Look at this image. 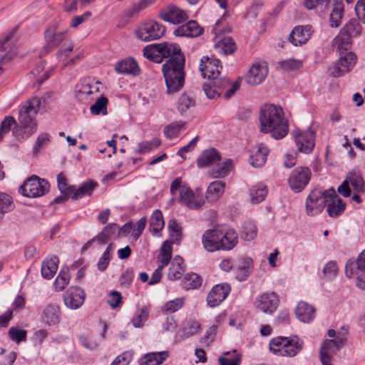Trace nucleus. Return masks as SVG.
Segmentation results:
<instances>
[{
	"instance_id": "22",
	"label": "nucleus",
	"mask_w": 365,
	"mask_h": 365,
	"mask_svg": "<svg viewBox=\"0 0 365 365\" xmlns=\"http://www.w3.org/2000/svg\"><path fill=\"white\" fill-rule=\"evenodd\" d=\"M312 27L309 25L295 27L289 35V41L294 46L305 43L313 33Z\"/></svg>"
},
{
	"instance_id": "3",
	"label": "nucleus",
	"mask_w": 365,
	"mask_h": 365,
	"mask_svg": "<svg viewBox=\"0 0 365 365\" xmlns=\"http://www.w3.org/2000/svg\"><path fill=\"white\" fill-rule=\"evenodd\" d=\"M260 130L264 133H270L274 139L285 137L289 131L287 120L280 106L267 104L262 106L259 112Z\"/></svg>"
},
{
	"instance_id": "37",
	"label": "nucleus",
	"mask_w": 365,
	"mask_h": 365,
	"mask_svg": "<svg viewBox=\"0 0 365 365\" xmlns=\"http://www.w3.org/2000/svg\"><path fill=\"white\" fill-rule=\"evenodd\" d=\"M168 357V351L150 352L139 361L140 365H160Z\"/></svg>"
},
{
	"instance_id": "16",
	"label": "nucleus",
	"mask_w": 365,
	"mask_h": 365,
	"mask_svg": "<svg viewBox=\"0 0 365 365\" xmlns=\"http://www.w3.org/2000/svg\"><path fill=\"white\" fill-rule=\"evenodd\" d=\"M199 69L202 77L207 78L210 81L220 75L222 66L218 59L203 56L200 60Z\"/></svg>"
},
{
	"instance_id": "40",
	"label": "nucleus",
	"mask_w": 365,
	"mask_h": 365,
	"mask_svg": "<svg viewBox=\"0 0 365 365\" xmlns=\"http://www.w3.org/2000/svg\"><path fill=\"white\" fill-rule=\"evenodd\" d=\"M103 87L101 83L95 80H86L83 81L78 88L80 94L90 96L98 94Z\"/></svg>"
},
{
	"instance_id": "17",
	"label": "nucleus",
	"mask_w": 365,
	"mask_h": 365,
	"mask_svg": "<svg viewBox=\"0 0 365 365\" xmlns=\"http://www.w3.org/2000/svg\"><path fill=\"white\" fill-rule=\"evenodd\" d=\"M298 150L305 154L310 153L314 148L315 133L312 129L302 133H293Z\"/></svg>"
},
{
	"instance_id": "51",
	"label": "nucleus",
	"mask_w": 365,
	"mask_h": 365,
	"mask_svg": "<svg viewBox=\"0 0 365 365\" xmlns=\"http://www.w3.org/2000/svg\"><path fill=\"white\" fill-rule=\"evenodd\" d=\"M8 335L11 341L19 344L26 340L27 331L16 327H11L8 330Z\"/></svg>"
},
{
	"instance_id": "8",
	"label": "nucleus",
	"mask_w": 365,
	"mask_h": 365,
	"mask_svg": "<svg viewBox=\"0 0 365 365\" xmlns=\"http://www.w3.org/2000/svg\"><path fill=\"white\" fill-rule=\"evenodd\" d=\"M345 345L344 334H339L337 339H326L322 344L319 359L322 365H334L332 358Z\"/></svg>"
},
{
	"instance_id": "10",
	"label": "nucleus",
	"mask_w": 365,
	"mask_h": 365,
	"mask_svg": "<svg viewBox=\"0 0 365 365\" xmlns=\"http://www.w3.org/2000/svg\"><path fill=\"white\" fill-rule=\"evenodd\" d=\"M311 170L308 168L298 167L290 174L288 183L292 190L299 192L307 185L311 178Z\"/></svg>"
},
{
	"instance_id": "47",
	"label": "nucleus",
	"mask_w": 365,
	"mask_h": 365,
	"mask_svg": "<svg viewBox=\"0 0 365 365\" xmlns=\"http://www.w3.org/2000/svg\"><path fill=\"white\" fill-rule=\"evenodd\" d=\"M70 278L68 267H63L54 281L55 290L57 292L62 291L68 284Z\"/></svg>"
},
{
	"instance_id": "12",
	"label": "nucleus",
	"mask_w": 365,
	"mask_h": 365,
	"mask_svg": "<svg viewBox=\"0 0 365 365\" xmlns=\"http://www.w3.org/2000/svg\"><path fill=\"white\" fill-rule=\"evenodd\" d=\"M220 226L205 230L201 238L203 248L210 252L222 250Z\"/></svg>"
},
{
	"instance_id": "49",
	"label": "nucleus",
	"mask_w": 365,
	"mask_h": 365,
	"mask_svg": "<svg viewBox=\"0 0 365 365\" xmlns=\"http://www.w3.org/2000/svg\"><path fill=\"white\" fill-rule=\"evenodd\" d=\"M150 312L149 307H142L135 314V316L133 318L131 322L134 327L140 328L142 327L143 323L145 322L148 318Z\"/></svg>"
},
{
	"instance_id": "64",
	"label": "nucleus",
	"mask_w": 365,
	"mask_h": 365,
	"mask_svg": "<svg viewBox=\"0 0 365 365\" xmlns=\"http://www.w3.org/2000/svg\"><path fill=\"white\" fill-rule=\"evenodd\" d=\"M133 359L131 351H124L118 355L110 365H129Z\"/></svg>"
},
{
	"instance_id": "58",
	"label": "nucleus",
	"mask_w": 365,
	"mask_h": 365,
	"mask_svg": "<svg viewBox=\"0 0 365 365\" xmlns=\"http://www.w3.org/2000/svg\"><path fill=\"white\" fill-rule=\"evenodd\" d=\"M184 304V298L180 297L167 302L163 307V311L166 312H175L180 309Z\"/></svg>"
},
{
	"instance_id": "34",
	"label": "nucleus",
	"mask_w": 365,
	"mask_h": 365,
	"mask_svg": "<svg viewBox=\"0 0 365 365\" xmlns=\"http://www.w3.org/2000/svg\"><path fill=\"white\" fill-rule=\"evenodd\" d=\"M115 69L117 73L120 74H132L138 75L139 73V68L137 63L131 58H125L118 62Z\"/></svg>"
},
{
	"instance_id": "62",
	"label": "nucleus",
	"mask_w": 365,
	"mask_h": 365,
	"mask_svg": "<svg viewBox=\"0 0 365 365\" xmlns=\"http://www.w3.org/2000/svg\"><path fill=\"white\" fill-rule=\"evenodd\" d=\"M73 49V44L71 41H66L58 50L56 57L58 61H64Z\"/></svg>"
},
{
	"instance_id": "6",
	"label": "nucleus",
	"mask_w": 365,
	"mask_h": 365,
	"mask_svg": "<svg viewBox=\"0 0 365 365\" xmlns=\"http://www.w3.org/2000/svg\"><path fill=\"white\" fill-rule=\"evenodd\" d=\"M48 182L37 175L28 178L19 187L18 192L24 197L36 198L41 197L49 191Z\"/></svg>"
},
{
	"instance_id": "14",
	"label": "nucleus",
	"mask_w": 365,
	"mask_h": 365,
	"mask_svg": "<svg viewBox=\"0 0 365 365\" xmlns=\"http://www.w3.org/2000/svg\"><path fill=\"white\" fill-rule=\"evenodd\" d=\"M268 74V67L264 62H255L246 73L245 81L251 86L262 83Z\"/></svg>"
},
{
	"instance_id": "33",
	"label": "nucleus",
	"mask_w": 365,
	"mask_h": 365,
	"mask_svg": "<svg viewBox=\"0 0 365 365\" xmlns=\"http://www.w3.org/2000/svg\"><path fill=\"white\" fill-rule=\"evenodd\" d=\"M327 212L330 217H336L340 215L344 210L346 205L342 200L339 198L334 191V195H331L327 200Z\"/></svg>"
},
{
	"instance_id": "4",
	"label": "nucleus",
	"mask_w": 365,
	"mask_h": 365,
	"mask_svg": "<svg viewBox=\"0 0 365 365\" xmlns=\"http://www.w3.org/2000/svg\"><path fill=\"white\" fill-rule=\"evenodd\" d=\"M179 190L180 202L191 210H197L202 207L205 204L202 193L199 189H196L195 192L187 185L182 183L181 178H176L170 185V192L175 194Z\"/></svg>"
},
{
	"instance_id": "52",
	"label": "nucleus",
	"mask_w": 365,
	"mask_h": 365,
	"mask_svg": "<svg viewBox=\"0 0 365 365\" xmlns=\"http://www.w3.org/2000/svg\"><path fill=\"white\" fill-rule=\"evenodd\" d=\"M173 243V241L166 240L161 247L160 262L162 264V266L168 265L171 259Z\"/></svg>"
},
{
	"instance_id": "43",
	"label": "nucleus",
	"mask_w": 365,
	"mask_h": 365,
	"mask_svg": "<svg viewBox=\"0 0 365 365\" xmlns=\"http://www.w3.org/2000/svg\"><path fill=\"white\" fill-rule=\"evenodd\" d=\"M195 105V101L190 93H182L178 102V110L181 115H186L187 111Z\"/></svg>"
},
{
	"instance_id": "9",
	"label": "nucleus",
	"mask_w": 365,
	"mask_h": 365,
	"mask_svg": "<svg viewBox=\"0 0 365 365\" xmlns=\"http://www.w3.org/2000/svg\"><path fill=\"white\" fill-rule=\"evenodd\" d=\"M165 32V27L156 21H146L141 24L135 31L136 36L143 41L160 38Z\"/></svg>"
},
{
	"instance_id": "41",
	"label": "nucleus",
	"mask_w": 365,
	"mask_h": 365,
	"mask_svg": "<svg viewBox=\"0 0 365 365\" xmlns=\"http://www.w3.org/2000/svg\"><path fill=\"white\" fill-rule=\"evenodd\" d=\"M97 185L96 182L89 180L83 183L78 189H76L73 186V191L71 193V198L78 200L86 195H91L93 190L97 187Z\"/></svg>"
},
{
	"instance_id": "11",
	"label": "nucleus",
	"mask_w": 365,
	"mask_h": 365,
	"mask_svg": "<svg viewBox=\"0 0 365 365\" xmlns=\"http://www.w3.org/2000/svg\"><path fill=\"white\" fill-rule=\"evenodd\" d=\"M356 62V56L353 52L346 53L339 61L329 67L330 73L334 77H340L349 72Z\"/></svg>"
},
{
	"instance_id": "1",
	"label": "nucleus",
	"mask_w": 365,
	"mask_h": 365,
	"mask_svg": "<svg viewBox=\"0 0 365 365\" xmlns=\"http://www.w3.org/2000/svg\"><path fill=\"white\" fill-rule=\"evenodd\" d=\"M143 56L155 62L161 63L165 58L169 60L163 66L168 94L178 92L185 83V56L176 43L164 42L150 44L143 50Z\"/></svg>"
},
{
	"instance_id": "15",
	"label": "nucleus",
	"mask_w": 365,
	"mask_h": 365,
	"mask_svg": "<svg viewBox=\"0 0 365 365\" xmlns=\"http://www.w3.org/2000/svg\"><path fill=\"white\" fill-rule=\"evenodd\" d=\"M86 293L79 287H71L63 294V302L66 307L77 309L84 303Z\"/></svg>"
},
{
	"instance_id": "57",
	"label": "nucleus",
	"mask_w": 365,
	"mask_h": 365,
	"mask_svg": "<svg viewBox=\"0 0 365 365\" xmlns=\"http://www.w3.org/2000/svg\"><path fill=\"white\" fill-rule=\"evenodd\" d=\"M217 46L225 54L233 53L236 49V46L234 41L230 37H224L217 41Z\"/></svg>"
},
{
	"instance_id": "53",
	"label": "nucleus",
	"mask_w": 365,
	"mask_h": 365,
	"mask_svg": "<svg viewBox=\"0 0 365 365\" xmlns=\"http://www.w3.org/2000/svg\"><path fill=\"white\" fill-rule=\"evenodd\" d=\"M344 11L341 4H336L330 14V23L331 27H338L341 23Z\"/></svg>"
},
{
	"instance_id": "7",
	"label": "nucleus",
	"mask_w": 365,
	"mask_h": 365,
	"mask_svg": "<svg viewBox=\"0 0 365 365\" xmlns=\"http://www.w3.org/2000/svg\"><path fill=\"white\" fill-rule=\"evenodd\" d=\"M334 195V190H322L314 189L310 192L306 200V212L308 215L314 216L320 213L326 206L331 195Z\"/></svg>"
},
{
	"instance_id": "26",
	"label": "nucleus",
	"mask_w": 365,
	"mask_h": 365,
	"mask_svg": "<svg viewBox=\"0 0 365 365\" xmlns=\"http://www.w3.org/2000/svg\"><path fill=\"white\" fill-rule=\"evenodd\" d=\"M200 324L197 321L192 319L186 321L182 329L176 334L175 341H180L183 339L190 338L197 334L200 330Z\"/></svg>"
},
{
	"instance_id": "38",
	"label": "nucleus",
	"mask_w": 365,
	"mask_h": 365,
	"mask_svg": "<svg viewBox=\"0 0 365 365\" xmlns=\"http://www.w3.org/2000/svg\"><path fill=\"white\" fill-rule=\"evenodd\" d=\"M225 184L222 181H214L207 187L206 198L210 202L217 201L223 194Z\"/></svg>"
},
{
	"instance_id": "60",
	"label": "nucleus",
	"mask_w": 365,
	"mask_h": 365,
	"mask_svg": "<svg viewBox=\"0 0 365 365\" xmlns=\"http://www.w3.org/2000/svg\"><path fill=\"white\" fill-rule=\"evenodd\" d=\"M201 283L200 277L195 273H191L185 277L184 284L186 289H196L201 285Z\"/></svg>"
},
{
	"instance_id": "46",
	"label": "nucleus",
	"mask_w": 365,
	"mask_h": 365,
	"mask_svg": "<svg viewBox=\"0 0 365 365\" xmlns=\"http://www.w3.org/2000/svg\"><path fill=\"white\" fill-rule=\"evenodd\" d=\"M346 180H348V183L352 186L355 192L362 193L364 192V182L359 173H349Z\"/></svg>"
},
{
	"instance_id": "30",
	"label": "nucleus",
	"mask_w": 365,
	"mask_h": 365,
	"mask_svg": "<svg viewBox=\"0 0 365 365\" xmlns=\"http://www.w3.org/2000/svg\"><path fill=\"white\" fill-rule=\"evenodd\" d=\"M185 271L183 259L180 256H175L170 262L168 277L170 280L180 279Z\"/></svg>"
},
{
	"instance_id": "27",
	"label": "nucleus",
	"mask_w": 365,
	"mask_h": 365,
	"mask_svg": "<svg viewBox=\"0 0 365 365\" xmlns=\"http://www.w3.org/2000/svg\"><path fill=\"white\" fill-rule=\"evenodd\" d=\"M295 313L297 318L304 323H310L315 317V309L305 302L298 303Z\"/></svg>"
},
{
	"instance_id": "19",
	"label": "nucleus",
	"mask_w": 365,
	"mask_h": 365,
	"mask_svg": "<svg viewBox=\"0 0 365 365\" xmlns=\"http://www.w3.org/2000/svg\"><path fill=\"white\" fill-rule=\"evenodd\" d=\"M279 302L274 292L263 293L256 298L255 304L262 312L272 314L277 309Z\"/></svg>"
},
{
	"instance_id": "44",
	"label": "nucleus",
	"mask_w": 365,
	"mask_h": 365,
	"mask_svg": "<svg viewBox=\"0 0 365 365\" xmlns=\"http://www.w3.org/2000/svg\"><path fill=\"white\" fill-rule=\"evenodd\" d=\"M14 207L11 196L6 192H0V222L3 220L4 215L11 212Z\"/></svg>"
},
{
	"instance_id": "54",
	"label": "nucleus",
	"mask_w": 365,
	"mask_h": 365,
	"mask_svg": "<svg viewBox=\"0 0 365 365\" xmlns=\"http://www.w3.org/2000/svg\"><path fill=\"white\" fill-rule=\"evenodd\" d=\"M168 230L173 242L178 244L182 238V228L175 220L168 222Z\"/></svg>"
},
{
	"instance_id": "63",
	"label": "nucleus",
	"mask_w": 365,
	"mask_h": 365,
	"mask_svg": "<svg viewBox=\"0 0 365 365\" xmlns=\"http://www.w3.org/2000/svg\"><path fill=\"white\" fill-rule=\"evenodd\" d=\"M43 64L38 65L34 69H33L30 75L36 78V81L38 83H43L48 78V71H43Z\"/></svg>"
},
{
	"instance_id": "55",
	"label": "nucleus",
	"mask_w": 365,
	"mask_h": 365,
	"mask_svg": "<svg viewBox=\"0 0 365 365\" xmlns=\"http://www.w3.org/2000/svg\"><path fill=\"white\" fill-rule=\"evenodd\" d=\"M231 165L232 162L230 160H227L222 163L217 164V165L212 169V176L216 178L224 177L230 170Z\"/></svg>"
},
{
	"instance_id": "29",
	"label": "nucleus",
	"mask_w": 365,
	"mask_h": 365,
	"mask_svg": "<svg viewBox=\"0 0 365 365\" xmlns=\"http://www.w3.org/2000/svg\"><path fill=\"white\" fill-rule=\"evenodd\" d=\"M253 262L250 257H242L235 270L236 279L240 282L245 280L251 272Z\"/></svg>"
},
{
	"instance_id": "61",
	"label": "nucleus",
	"mask_w": 365,
	"mask_h": 365,
	"mask_svg": "<svg viewBox=\"0 0 365 365\" xmlns=\"http://www.w3.org/2000/svg\"><path fill=\"white\" fill-rule=\"evenodd\" d=\"M58 187L61 194L71 195L73 191V186L67 184V180L63 173L57 175Z\"/></svg>"
},
{
	"instance_id": "25",
	"label": "nucleus",
	"mask_w": 365,
	"mask_h": 365,
	"mask_svg": "<svg viewBox=\"0 0 365 365\" xmlns=\"http://www.w3.org/2000/svg\"><path fill=\"white\" fill-rule=\"evenodd\" d=\"M360 272H365V250L360 253L356 260L349 259L345 266V274L349 278Z\"/></svg>"
},
{
	"instance_id": "48",
	"label": "nucleus",
	"mask_w": 365,
	"mask_h": 365,
	"mask_svg": "<svg viewBox=\"0 0 365 365\" xmlns=\"http://www.w3.org/2000/svg\"><path fill=\"white\" fill-rule=\"evenodd\" d=\"M108 100L105 96L98 97L96 101L90 108L91 113L93 115H107V105Z\"/></svg>"
},
{
	"instance_id": "36",
	"label": "nucleus",
	"mask_w": 365,
	"mask_h": 365,
	"mask_svg": "<svg viewBox=\"0 0 365 365\" xmlns=\"http://www.w3.org/2000/svg\"><path fill=\"white\" fill-rule=\"evenodd\" d=\"M164 226L165 221L162 212L160 210H154L150 220V232L154 236H159V234Z\"/></svg>"
},
{
	"instance_id": "28",
	"label": "nucleus",
	"mask_w": 365,
	"mask_h": 365,
	"mask_svg": "<svg viewBox=\"0 0 365 365\" xmlns=\"http://www.w3.org/2000/svg\"><path fill=\"white\" fill-rule=\"evenodd\" d=\"M59 259L56 256L46 257L41 264V275L44 279H51L58 270Z\"/></svg>"
},
{
	"instance_id": "35",
	"label": "nucleus",
	"mask_w": 365,
	"mask_h": 365,
	"mask_svg": "<svg viewBox=\"0 0 365 365\" xmlns=\"http://www.w3.org/2000/svg\"><path fill=\"white\" fill-rule=\"evenodd\" d=\"M60 308L57 304H49L43 310L42 320L49 326L55 325L59 322Z\"/></svg>"
},
{
	"instance_id": "20",
	"label": "nucleus",
	"mask_w": 365,
	"mask_h": 365,
	"mask_svg": "<svg viewBox=\"0 0 365 365\" xmlns=\"http://www.w3.org/2000/svg\"><path fill=\"white\" fill-rule=\"evenodd\" d=\"M230 287L227 284H217L212 287L207 297V304L215 307L222 303L227 297Z\"/></svg>"
},
{
	"instance_id": "59",
	"label": "nucleus",
	"mask_w": 365,
	"mask_h": 365,
	"mask_svg": "<svg viewBox=\"0 0 365 365\" xmlns=\"http://www.w3.org/2000/svg\"><path fill=\"white\" fill-rule=\"evenodd\" d=\"M50 142V136L47 133H41L36 138L34 146H33V153L36 155L42 148L46 147L48 143Z\"/></svg>"
},
{
	"instance_id": "2",
	"label": "nucleus",
	"mask_w": 365,
	"mask_h": 365,
	"mask_svg": "<svg viewBox=\"0 0 365 365\" xmlns=\"http://www.w3.org/2000/svg\"><path fill=\"white\" fill-rule=\"evenodd\" d=\"M41 107V100L35 97L26 103L20 108L19 112V124L12 116H6L1 123L0 141L3 135L7 133L12 126L13 134L17 139H26L36 133L37 130V122L36 115Z\"/></svg>"
},
{
	"instance_id": "39",
	"label": "nucleus",
	"mask_w": 365,
	"mask_h": 365,
	"mask_svg": "<svg viewBox=\"0 0 365 365\" xmlns=\"http://www.w3.org/2000/svg\"><path fill=\"white\" fill-rule=\"evenodd\" d=\"M187 128V123L184 121H175L166 125L163 129L165 137L172 140L178 138L180 134Z\"/></svg>"
},
{
	"instance_id": "5",
	"label": "nucleus",
	"mask_w": 365,
	"mask_h": 365,
	"mask_svg": "<svg viewBox=\"0 0 365 365\" xmlns=\"http://www.w3.org/2000/svg\"><path fill=\"white\" fill-rule=\"evenodd\" d=\"M361 33V26L356 19H350L340 29L339 34L333 39L332 45L340 52L347 51L351 44V38Z\"/></svg>"
},
{
	"instance_id": "50",
	"label": "nucleus",
	"mask_w": 365,
	"mask_h": 365,
	"mask_svg": "<svg viewBox=\"0 0 365 365\" xmlns=\"http://www.w3.org/2000/svg\"><path fill=\"white\" fill-rule=\"evenodd\" d=\"M257 234V229L255 223L250 221L245 222L242 227V238L247 241L254 240Z\"/></svg>"
},
{
	"instance_id": "32",
	"label": "nucleus",
	"mask_w": 365,
	"mask_h": 365,
	"mask_svg": "<svg viewBox=\"0 0 365 365\" xmlns=\"http://www.w3.org/2000/svg\"><path fill=\"white\" fill-rule=\"evenodd\" d=\"M269 150L265 145H258L257 150L250 157V163L254 168L262 167L267 160V156L269 154Z\"/></svg>"
},
{
	"instance_id": "42",
	"label": "nucleus",
	"mask_w": 365,
	"mask_h": 365,
	"mask_svg": "<svg viewBox=\"0 0 365 365\" xmlns=\"http://www.w3.org/2000/svg\"><path fill=\"white\" fill-rule=\"evenodd\" d=\"M220 157L214 148L205 150L197 159V165L200 168L208 166L219 161Z\"/></svg>"
},
{
	"instance_id": "13",
	"label": "nucleus",
	"mask_w": 365,
	"mask_h": 365,
	"mask_svg": "<svg viewBox=\"0 0 365 365\" xmlns=\"http://www.w3.org/2000/svg\"><path fill=\"white\" fill-rule=\"evenodd\" d=\"M14 30L0 41V73L3 70L1 66L16 54L17 47L14 44Z\"/></svg>"
},
{
	"instance_id": "21",
	"label": "nucleus",
	"mask_w": 365,
	"mask_h": 365,
	"mask_svg": "<svg viewBox=\"0 0 365 365\" xmlns=\"http://www.w3.org/2000/svg\"><path fill=\"white\" fill-rule=\"evenodd\" d=\"M45 40L46 46L51 48L68 41L66 38V32L58 31V25L56 24L50 26L45 31Z\"/></svg>"
},
{
	"instance_id": "18",
	"label": "nucleus",
	"mask_w": 365,
	"mask_h": 365,
	"mask_svg": "<svg viewBox=\"0 0 365 365\" xmlns=\"http://www.w3.org/2000/svg\"><path fill=\"white\" fill-rule=\"evenodd\" d=\"M159 16L162 20L173 24H181L188 19L186 11L173 4L163 9L160 11Z\"/></svg>"
},
{
	"instance_id": "31",
	"label": "nucleus",
	"mask_w": 365,
	"mask_h": 365,
	"mask_svg": "<svg viewBox=\"0 0 365 365\" xmlns=\"http://www.w3.org/2000/svg\"><path fill=\"white\" fill-rule=\"evenodd\" d=\"M302 345L303 342L296 336L291 339L284 337V349L280 351L281 354L283 356H294L302 350Z\"/></svg>"
},
{
	"instance_id": "45",
	"label": "nucleus",
	"mask_w": 365,
	"mask_h": 365,
	"mask_svg": "<svg viewBox=\"0 0 365 365\" xmlns=\"http://www.w3.org/2000/svg\"><path fill=\"white\" fill-rule=\"evenodd\" d=\"M267 192V188L264 185L259 184L252 186L250 189L251 202L253 204L260 203L265 199Z\"/></svg>"
},
{
	"instance_id": "56",
	"label": "nucleus",
	"mask_w": 365,
	"mask_h": 365,
	"mask_svg": "<svg viewBox=\"0 0 365 365\" xmlns=\"http://www.w3.org/2000/svg\"><path fill=\"white\" fill-rule=\"evenodd\" d=\"M240 356L235 351L231 353H225L223 356L219 358L220 365H239Z\"/></svg>"
},
{
	"instance_id": "23",
	"label": "nucleus",
	"mask_w": 365,
	"mask_h": 365,
	"mask_svg": "<svg viewBox=\"0 0 365 365\" xmlns=\"http://www.w3.org/2000/svg\"><path fill=\"white\" fill-rule=\"evenodd\" d=\"M222 250L230 251L238 243V235L235 230L220 226Z\"/></svg>"
},
{
	"instance_id": "24",
	"label": "nucleus",
	"mask_w": 365,
	"mask_h": 365,
	"mask_svg": "<svg viewBox=\"0 0 365 365\" xmlns=\"http://www.w3.org/2000/svg\"><path fill=\"white\" fill-rule=\"evenodd\" d=\"M203 29L195 21H190L187 24L178 26L173 34L176 36L197 37L202 34Z\"/></svg>"
}]
</instances>
